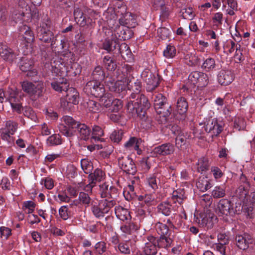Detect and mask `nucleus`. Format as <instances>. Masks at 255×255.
Here are the masks:
<instances>
[{"mask_svg":"<svg viewBox=\"0 0 255 255\" xmlns=\"http://www.w3.org/2000/svg\"><path fill=\"white\" fill-rule=\"evenodd\" d=\"M140 207L144 209L151 206L154 202V197L151 194H146L144 196L140 195L137 197Z\"/></svg>","mask_w":255,"mask_h":255,"instance_id":"5701e85b","label":"nucleus"},{"mask_svg":"<svg viewBox=\"0 0 255 255\" xmlns=\"http://www.w3.org/2000/svg\"><path fill=\"white\" fill-rule=\"evenodd\" d=\"M100 102L102 105L106 108H109L112 104V101L114 100L112 96L109 93H104V94L99 97Z\"/></svg>","mask_w":255,"mask_h":255,"instance_id":"e433bc0d","label":"nucleus"},{"mask_svg":"<svg viewBox=\"0 0 255 255\" xmlns=\"http://www.w3.org/2000/svg\"><path fill=\"white\" fill-rule=\"evenodd\" d=\"M188 104L184 98L181 97L177 102L176 109L177 112L181 115L185 114L188 109Z\"/></svg>","mask_w":255,"mask_h":255,"instance_id":"7c9ffc66","label":"nucleus"},{"mask_svg":"<svg viewBox=\"0 0 255 255\" xmlns=\"http://www.w3.org/2000/svg\"><path fill=\"white\" fill-rule=\"evenodd\" d=\"M141 140L140 138L135 137H131L125 143V147L128 149L137 151L138 154H140L141 150L139 149V146Z\"/></svg>","mask_w":255,"mask_h":255,"instance_id":"4be33fe9","label":"nucleus"},{"mask_svg":"<svg viewBox=\"0 0 255 255\" xmlns=\"http://www.w3.org/2000/svg\"><path fill=\"white\" fill-rule=\"evenodd\" d=\"M84 90L87 95H91L97 98L102 96L105 93L104 85L99 81L93 80L87 83Z\"/></svg>","mask_w":255,"mask_h":255,"instance_id":"39448f33","label":"nucleus"},{"mask_svg":"<svg viewBox=\"0 0 255 255\" xmlns=\"http://www.w3.org/2000/svg\"><path fill=\"white\" fill-rule=\"evenodd\" d=\"M117 189L114 187L111 186L108 188V185L106 184H103L100 187V194L102 198H105L109 200L114 199V195L116 194Z\"/></svg>","mask_w":255,"mask_h":255,"instance_id":"aec40b11","label":"nucleus"},{"mask_svg":"<svg viewBox=\"0 0 255 255\" xmlns=\"http://www.w3.org/2000/svg\"><path fill=\"white\" fill-rule=\"evenodd\" d=\"M236 241L238 247L245 250L249 248V244H252L254 240L250 235L245 234L243 236L239 235L237 237Z\"/></svg>","mask_w":255,"mask_h":255,"instance_id":"dca6fc26","label":"nucleus"},{"mask_svg":"<svg viewBox=\"0 0 255 255\" xmlns=\"http://www.w3.org/2000/svg\"><path fill=\"white\" fill-rule=\"evenodd\" d=\"M120 23L122 25H127L134 27L135 23V19L134 15L131 12H127L123 18L119 19Z\"/></svg>","mask_w":255,"mask_h":255,"instance_id":"c85d7f7f","label":"nucleus"},{"mask_svg":"<svg viewBox=\"0 0 255 255\" xmlns=\"http://www.w3.org/2000/svg\"><path fill=\"white\" fill-rule=\"evenodd\" d=\"M105 68L109 71H114L117 67L115 59L110 56H105L103 60Z\"/></svg>","mask_w":255,"mask_h":255,"instance_id":"bb28decb","label":"nucleus"},{"mask_svg":"<svg viewBox=\"0 0 255 255\" xmlns=\"http://www.w3.org/2000/svg\"><path fill=\"white\" fill-rule=\"evenodd\" d=\"M218 208L222 214L227 215L232 209L231 202L227 199H221L218 203Z\"/></svg>","mask_w":255,"mask_h":255,"instance_id":"b1692460","label":"nucleus"},{"mask_svg":"<svg viewBox=\"0 0 255 255\" xmlns=\"http://www.w3.org/2000/svg\"><path fill=\"white\" fill-rule=\"evenodd\" d=\"M63 119L66 125H61L59 127V131L62 134L67 137L73 136L74 132L71 129L75 128L81 140H87L89 138L91 130L87 125L76 121L70 116H64Z\"/></svg>","mask_w":255,"mask_h":255,"instance_id":"f03ea898","label":"nucleus"},{"mask_svg":"<svg viewBox=\"0 0 255 255\" xmlns=\"http://www.w3.org/2000/svg\"><path fill=\"white\" fill-rule=\"evenodd\" d=\"M158 246V240L156 239L153 236H149L145 243L143 248V254H139L137 255H155L157 252V246Z\"/></svg>","mask_w":255,"mask_h":255,"instance_id":"1a4fd4ad","label":"nucleus"},{"mask_svg":"<svg viewBox=\"0 0 255 255\" xmlns=\"http://www.w3.org/2000/svg\"><path fill=\"white\" fill-rule=\"evenodd\" d=\"M104 135V131L101 127L94 126L92 128V139L96 141H102L101 137Z\"/></svg>","mask_w":255,"mask_h":255,"instance_id":"72a5a7b5","label":"nucleus"},{"mask_svg":"<svg viewBox=\"0 0 255 255\" xmlns=\"http://www.w3.org/2000/svg\"><path fill=\"white\" fill-rule=\"evenodd\" d=\"M0 56L5 60L12 62L16 58L13 51L2 42H0Z\"/></svg>","mask_w":255,"mask_h":255,"instance_id":"4468645a","label":"nucleus"},{"mask_svg":"<svg viewBox=\"0 0 255 255\" xmlns=\"http://www.w3.org/2000/svg\"><path fill=\"white\" fill-rule=\"evenodd\" d=\"M176 53V50L173 45L169 44L163 51L164 56L167 58L174 57Z\"/></svg>","mask_w":255,"mask_h":255,"instance_id":"c03bdc74","label":"nucleus"},{"mask_svg":"<svg viewBox=\"0 0 255 255\" xmlns=\"http://www.w3.org/2000/svg\"><path fill=\"white\" fill-rule=\"evenodd\" d=\"M234 77L231 70H222L218 74V80L222 85H228L233 81Z\"/></svg>","mask_w":255,"mask_h":255,"instance_id":"2eb2a0df","label":"nucleus"},{"mask_svg":"<svg viewBox=\"0 0 255 255\" xmlns=\"http://www.w3.org/2000/svg\"><path fill=\"white\" fill-rule=\"evenodd\" d=\"M61 143V136L59 134H54L47 139V143L49 146L57 145Z\"/></svg>","mask_w":255,"mask_h":255,"instance_id":"79ce46f5","label":"nucleus"},{"mask_svg":"<svg viewBox=\"0 0 255 255\" xmlns=\"http://www.w3.org/2000/svg\"><path fill=\"white\" fill-rule=\"evenodd\" d=\"M124 131L122 130L114 131L110 135V138L114 142L119 143L122 139Z\"/></svg>","mask_w":255,"mask_h":255,"instance_id":"8fccbe9b","label":"nucleus"},{"mask_svg":"<svg viewBox=\"0 0 255 255\" xmlns=\"http://www.w3.org/2000/svg\"><path fill=\"white\" fill-rule=\"evenodd\" d=\"M168 128L171 130V132L176 136L184 131L181 130V128L176 125H169Z\"/></svg>","mask_w":255,"mask_h":255,"instance_id":"774afa93","label":"nucleus"},{"mask_svg":"<svg viewBox=\"0 0 255 255\" xmlns=\"http://www.w3.org/2000/svg\"><path fill=\"white\" fill-rule=\"evenodd\" d=\"M159 6L160 7L162 15L164 17H167L170 13V8L169 7L165 6V3L163 0L159 1Z\"/></svg>","mask_w":255,"mask_h":255,"instance_id":"bf43d9fd","label":"nucleus"},{"mask_svg":"<svg viewBox=\"0 0 255 255\" xmlns=\"http://www.w3.org/2000/svg\"><path fill=\"white\" fill-rule=\"evenodd\" d=\"M23 114L25 117H27L33 121H35L37 119L34 111L30 108H25L23 112Z\"/></svg>","mask_w":255,"mask_h":255,"instance_id":"052dcab7","label":"nucleus"},{"mask_svg":"<svg viewBox=\"0 0 255 255\" xmlns=\"http://www.w3.org/2000/svg\"><path fill=\"white\" fill-rule=\"evenodd\" d=\"M34 61L31 59L26 57H22L19 63V68L23 71L26 72L33 68Z\"/></svg>","mask_w":255,"mask_h":255,"instance_id":"cd10ccee","label":"nucleus"},{"mask_svg":"<svg viewBox=\"0 0 255 255\" xmlns=\"http://www.w3.org/2000/svg\"><path fill=\"white\" fill-rule=\"evenodd\" d=\"M202 218V223H215L217 222L218 218L213 213L209 212L206 214H202L200 216Z\"/></svg>","mask_w":255,"mask_h":255,"instance_id":"f704fd0d","label":"nucleus"},{"mask_svg":"<svg viewBox=\"0 0 255 255\" xmlns=\"http://www.w3.org/2000/svg\"><path fill=\"white\" fill-rule=\"evenodd\" d=\"M226 195L225 189L220 186L215 187L212 192V196L216 199L224 197Z\"/></svg>","mask_w":255,"mask_h":255,"instance_id":"58836bf2","label":"nucleus"},{"mask_svg":"<svg viewBox=\"0 0 255 255\" xmlns=\"http://www.w3.org/2000/svg\"><path fill=\"white\" fill-rule=\"evenodd\" d=\"M92 211L94 215L97 218L103 217L105 212H103L102 209L99 205H93Z\"/></svg>","mask_w":255,"mask_h":255,"instance_id":"4d7b16f0","label":"nucleus"},{"mask_svg":"<svg viewBox=\"0 0 255 255\" xmlns=\"http://www.w3.org/2000/svg\"><path fill=\"white\" fill-rule=\"evenodd\" d=\"M27 13L23 10L22 11H19L17 10H14L11 14V18L15 22L21 20L23 16L26 15Z\"/></svg>","mask_w":255,"mask_h":255,"instance_id":"09e8293b","label":"nucleus"},{"mask_svg":"<svg viewBox=\"0 0 255 255\" xmlns=\"http://www.w3.org/2000/svg\"><path fill=\"white\" fill-rule=\"evenodd\" d=\"M37 36L42 42L50 44L53 48L58 46L57 44L58 35H54L48 27L47 24L43 23L37 29Z\"/></svg>","mask_w":255,"mask_h":255,"instance_id":"20e7f679","label":"nucleus"},{"mask_svg":"<svg viewBox=\"0 0 255 255\" xmlns=\"http://www.w3.org/2000/svg\"><path fill=\"white\" fill-rule=\"evenodd\" d=\"M87 108L92 112L96 113L99 111L100 104L94 101L89 100L88 102H87Z\"/></svg>","mask_w":255,"mask_h":255,"instance_id":"6e6d98bb","label":"nucleus"},{"mask_svg":"<svg viewBox=\"0 0 255 255\" xmlns=\"http://www.w3.org/2000/svg\"><path fill=\"white\" fill-rule=\"evenodd\" d=\"M119 75L117 76L118 80L115 82H111L112 86H110V89L111 91L115 92L116 93L120 94L126 88V82L123 80H120L119 78H124L122 76L120 75L121 71L119 70L117 71Z\"/></svg>","mask_w":255,"mask_h":255,"instance_id":"a211bd4d","label":"nucleus"},{"mask_svg":"<svg viewBox=\"0 0 255 255\" xmlns=\"http://www.w3.org/2000/svg\"><path fill=\"white\" fill-rule=\"evenodd\" d=\"M234 127L235 128L238 130L244 129L246 127L245 120L242 118L236 119Z\"/></svg>","mask_w":255,"mask_h":255,"instance_id":"13d9d810","label":"nucleus"},{"mask_svg":"<svg viewBox=\"0 0 255 255\" xmlns=\"http://www.w3.org/2000/svg\"><path fill=\"white\" fill-rule=\"evenodd\" d=\"M153 105L154 109L159 115L164 117H168L171 113V106L167 102L166 98L162 94L157 93L154 96Z\"/></svg>","mask_w":255,"mask_h":255,"instance_id":"7ed1b4c3","label":"nucleus"},{"mask_svg":"<svg viewBox=\"0 0 255 255\" xmlns=\"http://www.w3.org/2000/svg\"><path fill=\"white\" fill-rule=\"evenodd\" d=\"M66 98L68 103H71L74 105H77L79 103V94L77 90L73 88H68L66 91Z\"/></svg>","mask_w":255,"mask_h":255,"instance_id":"6ab92c4d","label":"nucleus"},{"mask_svg":"<svg viewBox=\"0 0 255 255\" xmlns=\"http://www.w3.org/2000/svg\"><path fill=\"white\" fill-rule=\"evenodd\" d=\"M81 166L84 172L86 174L91 173L93 169L92 162L87 158L82 159L81 160Z\"/></svg>","mask_w":255,"mask_h":255,"instance_id":"c9c22d12","label":"nucleus"},{"mask_svg":"<svg viewBox=\"0 0 255 255\" xmlns=\"http://www.w3.org/2000/svg\"><path fill=\"white\" fill-rule=\"evenodd\" d=\"M104 175L103 171L99 168L96 169L93 173H90L88 175L89 184L86 186L85 190L91 191L97 182H101L104 179Z\"/></svg>","mask_w":255,"mask_h":255,"instance_id":"9d476101","label":"nucleus"},{"mask_svg":"<svg viewBox=\"0 0 255 255\" xmlns=\"http://www.w3.org/2000/svg\"><path fill=\"white\" fill-rule=\"evenodd\" d=\"M172 240L170 238L166 236H161L158 240V246L162 248H168L170 246Z\"/></svg>","mask_w":255,"mask_h":255,"instance_id":"864d4df0","label":"nucleus"},{"mask_svg":"<svg viewBox=\"0 0 255 255\" xmlns=\"http://www.w3.org/2000/svg\"><path fill=\"white\" fill-rule=\"evenodd\" d=\"M119 47V40L116 38H107L102 44L103 49L110 53L115 50Z\"/></svg>","mask_w":255,"mask_h":255,"instance_id":"412c9836","label":"nucleus"},{"mask_svg":"<svg viewBox=\"0 0 255 255\" xmlns=\"http://www.w3.org/2000/svg\"><path fill=\"white\" fill-rule=\"evenodd\" d=\"M150 107L148 100L142 94L131 93L128 99L127 108L129 116L138 117L142 122H150L146 112Z\"/></svg>","mask_w":255,"mask_h":255,"instance_id":"f257e3e1","label":"nucleus"},{"mask_svg":"<svg viewBox=\"0 0 255 255\" xmlns=\"http://www.w3.org/2000/svg\"><path fill=\"white\" fill-rule=\"evenodd\" d=\"M196 186L202 192L207 191L211 187V184L206 177H199L196 182Z\"/></svg>","mask_w":255,"mask_h":255,"instance_id":"c756f323","label":"nucleus"},{"mask_svg":"<svg viewBox=\"0 0 255 255\" xmlns=\"http://www.w3.org/2000/svg\"><path fill=\"white\" fill-rule=\"evenodd\" d=\"M115 204L116 201L114 199H104L100 201L99 206L102 209L103 212L107 213L110 209L113 207Z\"/></svg>","mask_w":255,"mask_h":255,"instance_id":"2f4dec72","label":"nucleus"},{"mask_svg":"<svg viewBox=\"0 0 255 255\" xmlns=\"http://www.w3.org/2000/svg\"><path fill=\"white\" fill-rule=\"evenodd\" d=\"M141 77L146 84V89L148 92H152L159 85L158 75L152 73L149 70H144L141 74Z\"/></svg>","mask_w":255,"mask_h":255,"instance_id":"423d86ee","label":"nucleus"},{"mask_svg":"<svg viewBox=\"0 0 255 255\" xmlns=\"http://www.w3.org/2000/svg\"><path fill=\"white\" fill-rule=\"evenodd\" d=\"M92 76L94 79L93 81L99 82L103 80L105 76L102 67L100 65L96 66L92 72Z\"/></svg>","mask_w":255,"mask_h":255,"instance_id":"473e14b6","label":"nucleus"},{"mask_svg":"<svg viewBox=\"0 0 255 255\" xmlns=\"http://www.w3.org/2000/svg\"><path fill=\"white\" fill-rule=\"evenodd\" d=\"M22 89L23 91L28 94L31 97L32 96V94H33V91L32 90L33 88H36L37 90L36 91L35 94H39V86H37L36 87H34V82L32 83L28 81H23L21 83Z\"/></svg>","mask_w":255,"mask_h":255,"instance_id":"a878e982","label":"nucleus"},{"mask_svg":"<svg viewBox=\"0 0 255 255\" xmlns=\"http://www.w3.org/2000/svg\"><path fill=\"white\" fill-rule=\"evenodd\" d=\"M157 211L164 216H168L171 213V205L168 203H162L158 205L157 207Z\"/></svg>","mask_w":255,"mask_h":255,"instance_id":"4c0bfd02","label":"nucleus"},{"mask_svg":"<svg viewBox=\"0 0 255 255\" xmlns=\"http://www.w3.org/2000/svg\"><path fill=\"white\" fill-rule=\"evenodd\" d=\"M181 12L182 13V17L184 19H191L193 16L192 8H183L181 10Z\"/></svg>","mask_w":255,"mask_h":255,"instance_id":"e2e57ef3","label":"nucleus"},{"mask_svg":"<svg viewBox=\"0 0 255 255\" xmlns=\"http://www.w3.org/2000/svg\"><path fill=\"white\" fill-rule=\"evenodd\" d=\"M120 80L124 81L126 82L128 89H131L133 91L134 93H139L141 90V83L137 79L133 77H124V78H119Z\"/></svg>","mask_w":255,"mask_h":255,"instance_id":"f8f14e48","label":"nucleus"},{"mask_svg":"<svg viewBox=\"0 0 255 255\" xmlns=\"http://www.w3.org/2000/svg\"><path fill=\"white\" fill-rule=\"evenodd\" d=\"M118 163L121 169L127 174L134 175L137 171L132 159L129 156L119 157Z\"/></svg>","mask_w":255,"mask_h":255,"instance_id":"6e6552de","label":"nucleus"},{"mask_svg":"<svg viewBox=\"0 0 255 255\" xmlns=\"http://www.w3.org/2000/svg\"><path fill=\"white\" fill-rule=\"evenodd\" d=\"M215 61L212 58H208L206 59L202 65V68L206 71L213 70L215 67Z\"/></svg>","mask_w":255,"mask_h":255,"instance_id":"a18cd8bd","label":"nucleus"},{"mask_svg":"<svg viewBox=\"0 0 255 255\" xmlns=\"http://www.w3.org/2000/svg\"><path fill=\"white\" fill-rule=\"evenodd\" d=\"M189 82L197 87H204L208 84V75L201 72L193 71L188 76Z\"/></svg>","mask_w":255,"mask_h":255,"instance_id":"0eeeda50","label":"nucleus"},{"mask_svg":"<svg viewBox=\"0 0 255 255\" xmlns=\"http://www.w3.org/2000/svg\"><path fill=\"white\" fill-rule=\"evenodd\" d=\"M131 244L129 241H126L120 243L118 246L120 252L122 254H129L130 253V247Z\"/></svg>","mask_w":255,"mask_h":255,"instance_id":"49530a36","label":"nucleus"},{"mask_svg":"<svg viewBox=\"0 0 255 255\" xmlns=\"http://www.w3.org/2000/svg\"><path fill=\"white\" fill-rule=\"evenodd\" d=\"M209 166L208 160L206 158L203 157L199 159L197 163V170L199 172L202 173L207 170Z\"/></svg>","mask_w":255,"mask_h":255,"instance_id":"ea45409f","label":"nucleus"},{"mask_svg":"<svg viewBox=\"0 0 255 255\" xmlns=\"http://www.w3.org/2000/svg\"><path fill=\"white\" fill-rule=\"evenodd\" d=\"M223 130L221 125L218 123L217 119H210L205 126V130L211 133L212 137L217 136Z\"/></svg>","mask_w":255,"mask_h":255,"instance_id":"9b49d317","label":"nucleus"},{"mask_svg":"<svg viewBox=\"0 0 255 255\" xmlns=\"http://www.w3.org/2000/svg\"><path fill=\"white\" fill-rule=\"evenodd\" d=\"M79 199L83 204L89 205L90 203L91 198L89 195L84 192H80L79 196Z\"/></svg>","mask_w":255,"mask_h":255,"instance_id":"680f3d73","label":"nucleus"},{"mask_svg":"<svg viewBox=\"0 0 255 255\" xmlns=\"http://www.w3.org/2000/svg\"><path fill=\"white\" fill-rule=\"evenodd\" d=\"M118 51V54H120L123 57L125 55L128 56L131 53L129 46L125 43H123L121 45L119 44Z\"/></svg>","mask_w":255,"mask_h":255,"instance_id":"de8ad7c7","label":"nucleus"},{"mask_svg":"<svg viewBox=\"0 0 255 255\" xmlns=\"http://www.w3.org/2000/svg\"><path fill=\"white\" fill-rule=\"evenodd\" d=\"M158 36L162 39H167L170 36L171 31L166 27H160L157 29Z\"/></svg>","mask_w":255,"mask_h":255,"instance_id":"603ef678","label":"nucleus"},{"mask_svg":"<svg viewBox=\"0 0 255 255\" xmlns=\"http://www.w3.org/2000/svg\"><path fill=\"white\" fill-rule=\"evenodd\" d=\"M51 87L56 91L62 92L66 91L69 87V84L66 79L59 78L54 80L51 83Z\"/></svg>","mask_w":255,"mask_h":255,"instance_id":"f3484780","label":"nucleus"},{"mask_svg":"<svg viewBox=\"0 0 255 255\" xmlns=\"http://www.w3.org/2000/svg\"><path fill=\"white\" fill-rule=\"evenodd\" d=\"M190 136V135L185 131L177 135L175 138V144L177 148L180 150L183 149L184 148V146L186 143V140Z\"/></svg>","mask_w":255,"mask_h":255,"instance_id":"393cba45","label":"nucleus"},{"mask_svg":"<svg viewBox=\"0 0 255 255\" xmlns=\"http://www.w3.org/2000/svg\"><path fill=\"white\" fill-rule=\"evenodd\" d=\"M17 127L18 124L13 120L6 121L5 129L8 131L9 133H11V135H13L16 131L17 129Z\"/></svg>","mask_w":255,"mask_h":255,"instance_id":"37998d69","label":"nucleus"},{"mask_svg":"<svg viewBox=\"0 0 255 255\" xmlns=\"http://www.w3.org/2000/svg\"><path fill=\"white\" fill-rule=\"evenodd\" d=\"M24 29L25 30V31L23 37L27 42L32 41L34 38L32 32L29 29L28 27H24Z\"/></svg>","mask_w":255,"mask_h":255,"instance_id":"0e129e2a","label":"nucleus"},{"mask_svg":"<svg viewBox=\"0 0 255 255\" xmlns=\"http://www.w3.org/2000/svg\"><path fill=\"white\" fill-rule=\"evenodd\" d=\"M34 87L39 86V93L38 94H35V91L37 90L36 88H33L32 90L33 91V94H32L31 98L34 99H36L38 98H40L43 96V92H44V84L42 81H38L34 82Z\"/></svg>","mask_w":255,"mask_h":255,"instance_id":"a19ab883","label":"nucleus"},{"mask_svg":"<svg viewBox=\"0 0 255 255\" xmlns=\"http://www.w3.org/2000/svg\"><path fill=\"white\" fill-rule=\"evenodd\" d=\"M123 107L122 101L117 99H114L112 101V104L110 108V110L113 112H119Z\"/></svg>","mask_w":255,"mask_h":255,"instance_id":"5fc2aeb1","label":"nucleus"},{"mask_svg":"<svg viewBox=\"0 0 255 255\" xmlns=\"http://www.w3.org/2000/svg\"><path fill=\"white\" fill-rule=\"evenodd\" d=\"M35 207V204L32 201H25L23 203L22 209L28 214L33 212Z\"/></svg>","mask_w":255,"mask_h":255,"instance_id":"3c124183","label":"nucleus"},{"mask_svg":"<svg viewBox=\"0 0 255 255\" xmlns=\"http://www.w3.org/2000/svg\"><path fill=\"white\" fill-rule=\"evenodd\" d=\"M174 145L170 143H166L154 148L152 151L153 154L167 155L173 153Z\"/></svg>","mask_w":255,"mask_h":255,"instance_id":"ddd939ff","label":"nucleus"},{"mask_svg":"<svg viewBox=\"0 0 255 255\" xmlns=\"http://www.w3.org/2000/svg\"><path fill=\"white\" fill-rule=\"evenodd\" d=\"M0 137L2 139L10 142L11 141L10 136L11 133H9L5 128H1L0 130Z\"/></svg>","mask_w":255,"mask_h":255,"instance_id":"69168bd1","label":"nucleus"},{"mask_svg":"<svg viewBox=\"0 0 255 255\" xmlns=\"http://www.w3.org/2000/svg\"><path fill=\"white\" fill-rule=\"evenodd\" d=\"M95 248L96 252L99 254H102L106 251V244L104 242H100L97 243Z\"/></svg>","mask_w":255,"mask_h":255,"instance_id":"338daca9","label":"nucleus"}]
</instances>
